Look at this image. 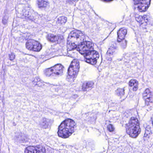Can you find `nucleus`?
Instances as JSON below:
<instances>
[{
  "label": "nucleus",
  "instance_id": "obj_19",
  "mask_svg": "<svg viewBox=\"0 0 153 153\" xmlns=\"http://www.w3.org/2000/svg\"><path fill=\"white\" fill-rule=\"evenodd\" d=\"M37 4L39 7H46L48 5V2L45 0H38Z\"/></svg>",
  "mask_w": 153,
  "mask_h": 153
},
{
  "label": "nucleus",
  "instance_id": "obj_18",
  "mask_svg": "<svg viewBox=\"0 0 153 153\" xmlns=\"http://www.w3.org/2000/svg\"><path fill=\"white\" fill-rule=\"evenodd\" d=\"M34 41V40L33 39H30L28 40L26 43V48L29 50L33 51Z\"/></svg>",
  "mask_w": 153,
  "mask_h": 153
},
{
  "label": "nucleus",
  "instance_id": "obj_30",
  "mask_svg": "<svg viewBox=\"0 0 153 153\" xmlns=\"http://www.w3.org/2000/svg\"><path fill=\"white\" fill-rule=\"evenodd\" d=\"M76 0H66V2L67 4H74V2H75Z\"/></svg>",
  "mask_w": 153,
  "mask_h": 153
},
{
  "label": "nucleus",
  "instance_id": "obj_28",
  "mask_svg": "<svg viewBox=\"0 0 153 153\" xmlns=\"http://www.w3.org/2000/svg\"><path fill=\"white\" fill-rule=\"evenodd\" d=\"M124 58L126 60V61H125V62H129V61L130 60V55L128 54H127L125 55Z\"/></svg>",
  "mask_w": 153,
  "mask_h": 153
},
{
  "label": "nucleus",
  "instance_id": "obj_8",
  "mask_svg": "<svg viewBox=\"0 0 153 153\" xmlns=\"http://www.w3.org/2000/svg\"><path fill=\"white\" fill-rule=\"evenodd\" d=\"M62 36L60 35H55L52 34L48 35L47 39L51 42L56 43H59L63 39Z\"/></svg>",
  "mask_w": 153,
  "mask_h": 153
},
{
  "label": "nucleus",
  "instance_id": "obj_42",
  "mask_svg": "<svg viewBox=\"0 0 153 153\" xmlns=\"http://www.w3.org/2000/svg\"><path fill=\"white\" fill-rule=\"evenodd\" d=\"M65 147H66V148H67V146H65Z\"/></svg>",
  "mask_w": 153,
  "mask_h": 153
},
{
  "label": "nucleus",
  "instance_id": "obj_10",
  "mask_svg": "<svg viewBox=\"0 0 153 153\" xmlns=\"http://www.w3.org/2000/svg\"><path fill=\"white\" fill-rule=\"evenodd\" d=\"M55 75H61L63 72L64 67L60 64H57L53 67Z\"/></svg>",
  "mask_w": 153,
  "mask_h": 153
},
{
  "label": "nucleus",
  "instance_id": "obj_32",
  "mask_svg": "<svg viewBox=\"0 0 153 153\" xmlns=\"http://www.w3.org/2000/svg\"><path fill=\"white\" fill-rule=\"evenodd\" d=\"M9 58L10 60L12 61L15 59V56L14 54L11 53V54L9 55Z\"/></svg>",
  "mask_w": 153,
  "mask_h": 153
},
{
  "label": "nucleus",
  "instance_id": "obj_20",
  "mask_svg": "<svg viewBox=\"0 0 153 153\" xmlns=\"http://www.w3.org/2000/svg\"><path fill=\"white\" fill-rule=\"evenodd\" d=\"M70 45L68 46L67 55L68 56L74 58L76 54L75 52L73 51L74 50H73L71 48H70Z\"/></svg>",
  "mask_w": 153,
  "mask_h": 153
},
{
  "label": "nucleus",
  "instance_id": "obj_36",
  "mask_svg": "<svg viewBox=\"0 0 153 153\" xmlns=\"http://www.w3.org/2000/svg\"><path fill=\"white\" fill-rule=\"evenodd\" d=\"M149 130H151L150 128H149L148 127H147L145 129V131H148Z\"/></svg>",
  "mask_w": 153,
  "mask_h": 153
},
{
  "label": "nucleus",
  "instance_id": "obj_15",
  "mask_svg": "<svg viewBox=\"0 0 153 153\" xmlns=\"http://www.w3.org/2000/svg\"><path fill=\"white\" fill-rule=\"evenodd\" d=\"M94 84L93 82L91 81L84 82L82 86V90L83 91H86L87 88H92Z\"/></svg>",
  "mask_w": 153,
  "mask_h": 153
},
{
  "label": "nucleus",
  "instance_id": "obj_9",
  "mask_svg": "<svg viewBox=\"0 0 153 153\" xmlns=\"http://www.w3.org/2000/svg\"><path fill=\"white\" fill-rule=\"evenodd\" d=\"M118 39L117 41L120 42L122 40L124 39L127 33V30L124 28H122L120 29L117 32Z\"/></svg>",
  "mask_w": 153,
  "mask_h": 153
},
{
  "label": "nucleus",
  "instance_id": "obj_27",
  "mask_svg": "<svg viewBox=\"0 0 153 153\" xmlns=\"http://www.w3.org/2000/svg\"><path fill=\"white\" fill-rule=\"evenodd\" d=\"M107 128L108 130L110 132L113 131L114 129V127L111 124L108 125Z\"/></svg>",
  "mask_w": 153,
  "mask_h": 153
},
{
  "label": "nucleus",
  "instance_id": "obj_1",
  "mask_svg": "<svg viewBox=\"0 0 153 153\" xmlns=\"http://www.w3.org/2000/svg\"><path fill=\"white\" fill-rule=\"evenodd\" d=\"M71 36L76 39V42L79 44L77 50L84 55L85 61L92 65L96 64L99 55L97 52L94 50V44L90 41H85V35L81 31H72Z\"/></svg>",
  "mask_w": 153,
  "mask_h": 153
},
{
  "label": "nucleus",
  "instance_id": "obj_37",
  "mask_svg": "<svg viewBox=\"0 0 153 153\" xmlns=\"http://www.w3.org/2000/svg\"><path fill=\"white\" fill-rule=\"evenodd\" d=\"M57 89H60L62 88V87L61 86H58V87L56 88Z\"/></svg>",
  "mask_w": 153,
  "mask_h": 153
},
{
  "label": "nucleus",
  "instance_id": "obj_13",
  "mask_svg": "<svg viewBox=\"0 0 153 153\" xmlns=\"http://www.w3.org/2000/svg\"><path fill=\"white\" fill-rule=\"evenodd\" d=\"M138 84V81L135 79H132L129 82V86L132 87V90L134 91H136L137 90Z\"/></svg>",
  "mask_w": 153,
  "mask_h": 153
},
{
  "label": "nucleus",
  "instance_id": "obj_34",
  "mask_svg": "<svg viewBox=\"0 0 153 153\" xmlns=\"http://www.w3.org/2000/svg\"><path fill=\"white\" fill-rule=\"evenodd\" d=\"M23 15L24 16H25V17L29 18V16H28V12L27 11H25V13H24L23 14Z\"/></svg>",
  "mask_w": 153,
  "mask_h": 153
},
{
  "label": "nucleus",
  "instance_id": "obj_12",
  "mask_svg": "<svg viewBox=\"0 0 153 153\" xmlns=\"http://www.w3.org/2000/svg\"><path fill=\"white\" fill-rule=\"evenodd\" d=\"M49 122V120L46 118H43L39 122V126L44 129L48 128Z\"/></svg>",
  "mask_w": 153,
  "mask_h": 153
},
{
  "label": "nucleus",
  "instance_id": "obj_4",
  "mask_svg": "<svg viewBox=\"0 0 153 153\" xmlns=\"http://www.w3.org/2000/svg\"><path fill=\"white\" fill-rule=\"evenodd\" d=\"M79 62L76 60H74L68 69V75L71 77H75L79 72Z\"/></svg>",
  "mask_w": 153,
  "mask_h": 153
},
{
  "label": "nucleus",
  "instance_id": "obj_14",
  "mask_svg": "<svg viewBox=\"0 0 153 153\" xmlns=\"http://www.w3.org/2000/svg\"><path fill=\"white\" fill-rule=\"evenodd\" d=\"M45 75L47 76H54L55 75L53 67L46 69L44 71Z\"/></svg>",
  "mask_w": 153,
  "mask_h": 153
},
{
  "label": "nucleus",
  "instance_id": "obj_23",
  "mask_svg": "<svg viewBox=\"0 0 153 153\" xmlns=\"http://www.w3.org/2000/svg\"><path fill=\"white\" fill-rule=\"evenodd\" d=\"M116 94L118 96H122L124 94V89L123 88H119L116 91Z\"/></svg>",
  "mask_w": 153,
  "mask_h": 153
},
{
  "label": "nucleus",
  "instance_id": "obj_2",
  "mask_svg": "<svg viewBox=\"0 0 153 153\" xmlns=\"http://www.w3.org/2000/svg\"><path fill=\"white\" fill-rule=\"evenodd\" d=\"M76 124L72 120L68 119L62 122L58 128V134L59 137H68L74 132Z\"/></svg>",
  "mask_w": 153,
  "mask_h": 153
},
{
  "label": "nucleus",
  "instance_id": "obj_39",
  "mask_svg": "<svg viewBox=\"0 0 153 153\" xmlns=\"http://www.w3.org/2000/svg\"><path fill=\"white\" fill-rule=\"evenodd\" d=\"M151 120H152V124L153 125V116L151 118Z\"/></svg>",
  "mask_w": 153,
  "mask_h": 153
},
{
  "label": "nucleus",
  "instance_id": "obj_25",
  "mask_svg": "<svg viewBox=\"0 0 153 153\" xmlns=\"http://www.w3.org/2000/svg\"><path fill=\"white\" fill-rule=\"evenodd\" d=\"M94 144L92 142L88 143V145L86 147L87 149L88 150H93L94 149Z\"/></svg>",
  "mask_w": 153,
  "mask_h": 153
},
{
  "label": "nucleus",
  "instance_id": "obj_16",
  "mask_svg": "<svg viewBox=\"0 0 153 153\" xmlns=\"http://www.w3.org/2000/svg\"><path fill=\"white\" fill-rule=\"evenodd\" d=\"M67 18L66 17L63 16L59 17L56 21V24L57 25L60 26L62 25L65 24L67 21Z\"/></svg>",
  "mask_w": 153,
  "mask_h": 153
},
{
  "label": "nucleus",
  "instance_id": "obj_3",
  "mask_svg": "<svg viewBox=\"0 0 153 153\" xmlns=\"http://www.w3.org/2000/svg\"><path fill=\"white\" fill-rule=\"evenodd\" d=\"M140 131L138 120L136 117H131L126 128L127 133L131 137L135 138L140 134Z\"/></svg>",
  "mask_w": 153,
  "mask_h": 153
},
{
  "label": "nucleus",
  "instance_id": "obj_5",
  "mask_svg": "<svg viewBox=\"0 0 153 153\" xmlns=\"http://www.w3.org/2000/svg\"><path fill=\"white\" fill-rule=\"evenodd\" d=\"M134 4L136 5L135 7L137 8L140 12L145 11L148 8L150 4V0H133Z\"/></svg>",
  "mask_w": 153,
  "mask_h": 153
},
{
  "label": "nucleus",
  "instance_id": "obj_31",
  "mask_svg": "<svg viewBox=\"0 0 153 153\" xmlns=\"http://www.w3.org/2000/svg\"><path fill=\"white\" fill-rule=\"evenodd\" d=\"M7 18L5 17H4L2 20V23L4 25H6L7 23Z\"/></svg>",
  "mask_w": 153,
  "mask_h": 153
},
{
  "label": "nucleus",
  "instance_id": "obj_26",
  "mask_svg": "<svg viewBox=\"0 0 153 153\" xmlns=\"http://www.w3.org/2000/svg\"><path fill=\"white\" fill-rule=\"evenodd\" d=\"M151 98H152L151 97V98H149V97H147L146 98L145 97V104L146 105H150V103H151L152 102H151Z\"/></svg>",
  "mask_w": 153,
  "mask_h": 153
},
{
  "label": "nucleus",
  "instance_id": "obj_43",
  "mask_svg": "<svg viewBox=\"0 0 153 153\" xmlns=\"http://www.w3.org/2000/svg\"><path fill=\"white\" fill-rule=\"evenodd\" d=\"M68 147H70V146H68Z\"/></svg>",
  "mask_w": 153,
  "mask_h": 153
},
{
  "label": "nucleus",
  "instance_id": "obj_40",
  "mask_svg": "<svg viewBox=\"0 0 153 153\" xmlns=\"http://www.w3.org/2000/svg\"><path fill=\"white\" fill-rule=\"evenodd\" d=\"M31 19L32 21H34V19Z\"/></svg>",
  "mask_w": 153,
  "mask_h": 153
},
{
  "label": "nucleus",
  "instance_id": "obj_11",
  "mask_svg": "<svg viewBox=\"0 0 153 153\" xmlns=\"http://www.w3.org/2000/svg\"><path fill=\"white\" fill-rule=\"evenodd\" d=\"M117 48V47L116 43L114 42H112L110 48L107 51V55L109 56L115 54Z\"/></svg>",
  "mask_w": 153,
  "mask_h": 153
},
{
  "label": "nucleus",
  "instance_id": "obj_35",
  "mask_svg": "<svg viewBox=\"0 0 153 153\" xmlns=\"http://www.w3.org/2000/svg\"><path fill=\"white\" fill-rule=\"evenodd\" d=\"M34 80L35 82H38L40 81V79L39 77L37 76L35 77Z\"/></svg>",
  "mask_w": 153,
  "mask_h": 153
},
{
  "label": "nucleus",
  "instance_id": "obj_33",
  "mask_svg": "<svg viewBox=\"0 0 153 153\" xmlns=\"http://www.w3.org/2000/svg\"><path fill=\"white\" fill-rule=\"evenodd\" d=\"M145 107L146 110L148 111H150L152 109V107H149V105H146Z\"/></svg>",
  "mask_w": 153,
  "mask_h": 153
},
{
  "label": "nucleus",
  "instance_id": "obj_29",
  "mask_svg": "<svg viewBox=\"0 0 153 153\" xmlns=\"http://www.w3.org/2000/svg\"><path fill=\"white\" fill-rule=\"evenodd\" d=\"M151 133V130H149L148 131H145V133L144 134V137H149V135Z\"/></svg>",
  "mask_w": 153,
  "mask_h": 153
},
{
  "label": "nucleus",
  "instance_id": "obj_17",
  "mask_svg": "<svg viewBox=\"0 0 153 153\" xmlns=\"http://www.w3.org/2000/svg\"><path fill=\"white\" fill-rule=\"evenodd\" d=\"M42 45L38 41L34 40L33 44V51H39L42 48Z\"/></svg>",
  "mask_w": 153,
  "mask_h": 153
},
{
  "label": "nucleus",
  "instance_id": "obj_7",
  "mask_svg": "<svg viewBox=\"0 0 153 153\" xmlns=\"http://www.w3.org/2000/svg\"><path fill=\"white\" fill-rule=\"evenodd\" d=\"M135 16L136 20L139 23L140 25H142V27L150 24V19L148 15H144L143 16L136 15Z\"/></svg>",
  "mask_w": 153,
  "mask_h": 153
},
{
  "label": "nucleus",
  "instance_id": "obj_24",
  "mask_svg": "<svg viewBox=\"0 0 153 153\" xmlns=\"http://www.w3.org/2000/svg\"><path fill=\"white\" fill-rule=\"evenodd\" d=\"M120 42H121L120 46L121 48H125L127 46V41L123 39Z\"/></svg>",
  "mask_w": 153,
  "mask_h": 153
},
{
  "label": "nucleus",
  "instance_id": "obj_6",
  "mask_svg": "<svg viewBox=\"0 0 153 153\" xmlns=\"http://www.w3.org/2000/svg\"><path fill=\"white\" fill-rule=\"evenodd\" d=\"M25 153H45V150L41 145L35 147L29 146L25 150Z\"/></svg>",
  "mask_w": 153,
  "mask_h": 153
},
{
  "label": "nucleus",
  "instance_id": "obj_21",
  "mask_svg": "<svg viewBox=\"0 0 153 153\" xmlns=\"http://www.w3.org/2000/svg\"><path fill=\"white\" fill-rule=\"evenodd\" d=\"M143 95L144 98L146 97L151 98L152 96V93L149 89L147 88L144 91Z\"/></svg>",
  "mask_w": 153,
  "mask_h": 153
},
{
  "label": "nucleus",
  "instance_id": "obj_38",
  "mask_svg": "<svg viewBox=\"0 0 153 153\" xmlns=\"http://www.w3.org/2000/svg\"><path fill=\"white\" fill-rule=\"evenodd\" d=\"M50 86H51V87H52V86H57V85H53V84H51L50 85Z\"/></svg>",
  "mask_w": 153,
  "mask_h": 153
},
{
  "label": "nucleus",
  "instance_id": "obj_41",
  "mask_svg": "<svg viewBox=\"0 0 153 153\" xmlns=\"http://www.w3.org/2000/svg\"><path fill=\"white\" fill-rule=\"evenodd\" d=\"M111 58H110L108 60H111Z\"/></svg>",
  "mask_w": 153,
  "mask_h": 153
},
{
  "label": "nucleus",
  "instance_id": "obj_22",
  "mask_svg": "<svg viewBox=\"0 0 153 153\" xmlns=\"http://www.w3.org/2000/svg\"><path fill=\"white\" fill-rule=\"evenodd\" d=\"M70 36L72 38H74V39H75V40H76V42L77 43V42H76V39L75 38H74V37H72L71 36V33H70ZM77 43H78V42H77ZM77 45H79V44L78 43H77V44H75V43L74 42L73 43H71V45L70 44H68L67 45V47H68V45H70V48H71V49H73V50H75L76 49L77 51H78L77 50V48H78V47L77 48Z\"/></svg>",
  "mask_w": 153,
  "mask_h": 153
}]
</instances>
